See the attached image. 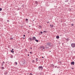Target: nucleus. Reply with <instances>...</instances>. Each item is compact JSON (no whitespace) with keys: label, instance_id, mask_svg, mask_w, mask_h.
Returning a JSON list of instances; mask_svg holds the SVG:
<instances>
[{"label":"nucleus","instance_id":"obj_1","mask_svg":"<svg viewBox=\"0 0 75 75\" xmlns=\"http://www.w3.org/2000/svg\"><path fill=\"white\" fill-rule=\"evenodd\" d=\"M38 69H39V70H42L43 69V67L42 66H39L38 67Z\"/></svg>","mask_w":75,"mask_h":75},{"label":"nucleus","instance_id":"obj_2","mask_svg":"<svg viewBox=\"0 0 75 75\" xmlns=\"http://www.w3.org/2000/svg\"><path fill=\"white\" fill-rule=\"evenodd\" d=\"M71 47L72 48H75V43H72L71 44Z\"/></svg>","mask_w":75,"mask_h":75},{"label":"nucleus","instance_id":"obj_3","mask_svg":"<svg viewBox=\"0 0 75 75\" xmlns=\"http://www.w3.org/2000/svg\"><path fill=\"white\" fill-rule=\"evenodd\" d=\"M45 49V48L44 46L40 47V49H41V50L44 51V50Z\"/></svg>","mask_w":75,"mask_h":75},{"label":"nucleus","instance_id":"obj_4","mask_svg":"<svg viewBox=\"0 0 75 75\" xmlns=\"http://www.w3.org/2000/svg\"><path fill=\"white\" fill-rule=\"evenodd\" d=\"M36 39V38L35 37H33L32 38V41H34Z\"/></svg>","mask_w":75,"mask_h":75},{"label":"nucleus","instance_id":"obj_5","mask_svg":"<svg viewBox=\"0 0 75 75\" xmlns=\"http://www.w3.org/2000/svg\"><path fill=\"white\" fill-rule=\"evenodd\" d=\"M47 45L48 46V47H50V45H51L50 43H47Z\"/></svg>","mask_w":75,"mask_h":75},{"label":"nucleus","instance_id":"obj_6","mask_svg":"<svg viewBox=\"0 0 75 75\" xmlns=\"http://www.w3.org/2000/svg\"><path fill=\"white\" fill-rule=\"evenodd\" d=\"M28 40H29L30 41V42L32 41V39H31V38H29Z\"/></svg>","mask_w":75,"mask_h":75},{"label":"nucleus","instance_id":"obj_7","mask_svg":"<svg viewBox=\"0 0 75 75\" xmlns=\"http://www.w3.org/2000/svg\"><path fill=\"white\" fill-rule=\"evenodd\" d=\"M74 62H73L71 63V65H74Z\"/></svg>","mask_w":75,"mask_h":75},{"label":"nucleus","instance_id":"obj_8","mask_svg":"<svg viewBox=\"0 0 75 75\" xmlns=\"http://www.w3.org/2000/svg\"><path fill=\"white\" fill-rule=\"evenodd\" d=\"M8 74V72H7L6 71L4 73V75H7Z\"/></svg>","mask_w":75,"mask_h":75},{"label":"nucleus","instance_id":"obj_9","mask_svg":"<svg viewBox=\"0 0 75 75\" xmlns=\"http://www.w3.org/2000/svg\"><path fill=\"white\" fill-rule=\"evenodd\" d=\"M56 38L57 39H59V36H56Z\"/></svg>","mask_w":75,"mask_h":75},{"label":"nucleus","instance_id":"obj_10","mask_svg":"<svg viewBox=\"0 0 75 75\" xmlns=\"http://www.w3.org/2000/svg\"><path fill=\"white\" fill-rule=\"evenodd\" d=\"M50 27H51V28H53V27H54V25H50Z\"/></svg>","mask_w":75,"mask_h":75},{"label":"nucleus","instance_id":"obj_11","mask_svg":"<svg viewBox=\"0 0 75 75\" xmlns=\"http://www.w3.org/2000/svg\"><path fill=\"white\" fill-rule=\"evenodd\" d=\"M25 21L26 22H28V19H26Z\"/></svg>","mask_w":75,"mask_h":75},{"label":"nucleus","instance_id":"obj_12","mask_svg":"<svg viewBox=\"0 0 75 75\" xmlns=\"http://www.w3.org/2000/svg\"><path fill=\"white\" fill-rule=\"evenodd\" d=\"M35 4H38V3L37 2V1H36L35 2Z\"/></svg>","mask_w":75,"mask_h":75},{"label":"nucleus","instance_id":"obj_13","mask_svg":"<svg viewBox=\"0 0 75 75\" xmlns=\"http://www.w3.org/2000/svg\"><path fill=\"white\" fill-rule=\"evenodd\" d=\"M35 41H36V42H38V40H37V39H35Z\"/></svg>","mask_w":75,"mask_h":75},{"label":"nucleus","instance_id":"obj_14","mask_svg":"<svg viewBox=\"0 0 75 75\" xmlns=\"http://www.w3.org/2000/svg\"><path fill=\"white\" fill-rule=\"evenodd\" d=\"M5 63V62H3L2 63V66H3V64H4Z\"/></svg>","mask_w":75,"mask_h":75},{"label":"nucleus","instance_id":"obj_15","mask_svg":"<svg viewBox=\"0 0 75 75\" xmlns=\"http://www.w3.org/2000/svg\"><path fill=\"white\" fill-rule=\"evenodd\" d=\"M11 58H13V56L12 55H11Z\"/></svg>","mask_w":75,"mask_h":75},{"label":"nucleus","instance_id":"obj_16","mask_svg":"<svg viewBox=\"0 0 75 75\" xmlns=\"http://www.w3.org/2000/svg\"><path fill=\"white\" fill-rule=\"evenodd\" d=\"M15 64H16V65H17V62H15Z\"/></svg>","mask_w":75,"mask_h":75},{"label":"nucleus","instance_id":"obj_17","mask_svg":"<svg viewBox=\"0 0 75 75\" xmlns=\"http://www.w3.org/2000/svg\"><path fill=\"white\" fill-rule=\"evenodd\" d=\"M68 0H66L65 1V2H68Z\"/></svg>","mask_w":75,"mask_h":75},{"label":"nucleus","instance_id":"obj_18","mask_svg":"<svg viewBox=\"0 0 75 75\" xmlns=\"http://www.w3.org/2000/svg\"><path fill=\"white\" fill-rule=\"evenodd\" d=\"M11 52H12V53H13V52H14V51L11 50Z\"/></svg>","mask_w":75,"mask_h":75},{"label":"nucleus","instance_id":"obj_19","mask_svg":"<svg viewBox=\"0 0 75 75\" xmlns=\"http://www.w3.org/2000/svg\"><path fill=\"white\" fill-rule=\"evenodd\" d=\"M41 27H41V26H39V28H41Z\"/></svg>","mask_w":75,"mask_h":75},{"label":"nucleus","instance_id":"obj_20","mask_svg":"<svg viewBox=\"0 0 75 75\" xmlns=\"http://www.w3.org/2000/svg\"><path fill=\"white\" fill-rule=\"evenodd\" d=\"M2 10V8H0V11H1Z\"/></svg>","mask_w":75,"mask_h":75},{"label":"nucleus","instance_id":"obj_21","mask_svg":"<svg viewBox=\"0 0 75 75\" xmlns=\"http://www.w3.org/2000/svg\"><path fill=\"white\" fill-rule=\"evenodd\" d=\"M13 38H11L10 39L11 40H13Z\"/></svg>","mask_w":75,"mask_h":75},{"label":"nucleus","instance_id":"obj_22","mask_svg":"<svg viewBox=\"0 0 75 75\" xmlns=\"http://www.w3.org/2000/svg\"><path fill=\"white\" fill-rule=\"evenodd\" d=\"M46 48H47V49H48V48H49V47H47V46H46Z\"/></svg>","mask_w":75,"mask_h":75},{"label":"nucleus","instance_id":"obj_23","mask_svg":"<svg viewBox=\"0 0 75 75\" xmlns=\"http://www.w3.org/2000/svg\"><path fill=\"white\" fill-rule=\"evenodd\" d=\"M29 75H33V74H31V73H30L29 74Z\"/></svg>","mask_w":75,"mask_h":75},{"label":"nucleus","instance_id":"obj_24","mask_svg":"<svg viewBox=\"0 0 75 75\" xmlns=\"http://www.w3.org/2000/svg\"><path fill=\"white\" fill-rule=\"evenodd\" d=\"M7 22H9V21H9V20H7Z\"/></svg>","mask_w":75,"mask_h":75},{"label":"nucleus","instance_id":"obj_25","mask_svg":"<svg viewBox=\"0 0 75 75\" xmlns=\"http://www.w3.org/2000/svg\"><path fill=\"white\" fill-rule=\"evenodd\" d=\"M2 69H4V67H2Z\"/></svg>","mask_w":75,"mask_h":75},{"label":"nucleus","instance_id":"obj_26","mask_svg":"<svg viewBox=\"0 0 75 75\" xmlns=\"http://www.w3.org/2000/svg\"><path fill=\"white\" fill-rule=\"evenodd\" d=\"M37 59H38L37 58L36 59V61H37V62L38 61V60H37Z\"/></svg>","mask_w":75,"mask_h":75},{"label":"nucleus","instance_id":"obj_27","mask_svg":"<svg viewBox=\"0 0 75 75\" xmlns=\"http://www.w3.org/2000/svg\"><path fill=\"white\" fill-rule=\"evenodd\" d=\"M32 62H33V63H34V61L33 60V61H32Z\"/></svg>","mask_w":75,"mask_h":75},{"label":"nucleus","instance_id":"obj_28","mask_svg":"<svg viewBox=\"0 0 75 75\" xmlns=\"http://www.w3.org/2000/svg\"><path fill=\"white\" fill-rule=\"evenodd\" d=\"M40 33L42 34V32H40Z\"/></svg>","mask_w":75,"mask_h":75},{"label":"nucleus","instance_id":"obj_29","mask_svg":"<svg viewBox=\"0 0 75 75\" xmlns=\"http://www.w3.org/2000/svg\"><path fill=\"white\" fill-rule=\"evenodd\" d=\"M71 25H72V26H73L74 25V24H71Z\"/></svg>","mask_w":75,"mask_h":75},{"label":"nucleus","instance_id":"obj_30","mask_svg":"<svg viewBox=\"0 0 75 75\" xmlns=\"http://www.w3.org/2000/svg\"><path fill=\"white\" fill-rule=\"evenodd\" d=\"M30 54H32V52H30Z\"/></svg>","mask_w":75,"mask_h":75},{"label":"nucleus","instance_id":"obj_31","mask_svg":"<svg viewBox=\"0 0 75 75\" xmlns=\"http://www.w3.org/2000/svg\"><path fill=\"white\" fill-rule=\"evenodd\" d=\"M45 32H46V31H43V33H45Z\"/></svg>","mask_w":75,"mask_h":75},{"label":"nucleus","instance_id":"obj_32","mask_svg":"<svg viewBox=\"0 0 75 75\" xmlns=\"http://www.w3.org/2000/svg\"><path fill=\"white\" fill-rule=\"evenodd\" d=\"M25 35H24L23 37H25Z\"/></svg>","mask_w":75,"mask_h":75},{"label":"nucleus","instance_id":"obj_33","mask_svg":"<svg viewBox=\"0 0 75 75\" xmlns=\"http://www.w3.org/2000/svg\"><path fill=\"white\" fill-rule=\"evenodd\" d=\"M47 23H49V22H47Z\"/></svg>","mask_w":75,"mask_h":75},{"label":"nucleus","instance_id":"obj_34","mask_svg":"<svg viewBox=\"0 0 75 75\" xmlns=\"http://www.w3.org/2000/svg\"><path fill=\"white\" fill-rule=\"evenodd\" d=\"M13 50H13V49H12V51H13Z\"/></svg>","mask_w":75,"mask_h":75},{"label":"nucleus","instance_id":"obj_35","mask_svg":"<svg viewBox=\"0 0 75 75\" xmlns=\"http://www.w3.org/2000/svg\"><path fill=\"white\" fill-rule=\"evenodd\" d=\"M30 49H32V47H30Z\"/></svg>","mask_w":75,"mask_h":75},{"label":"nucleus","instance_id":"obj_36","mask_svg":"<svg viewBox=\"0 0 75 75\" xmlns=\"http://www.w3.org/2000/svg\"><path fill=\"white\" fill-rule=\"evenodd\" d=\"M42 58H44V57H42Z\"/></svg>","mask_w":75,"mask_h":75},{"label":"nucleus","instance_id":"obj_37","mask_svg":"<svg viewBox=\"0 0 75 75\" xmlns=\"http://www.w3.org/2000/svg\"><path fill=\"white\" fill-rule=\"evenodd\" d=\"M25 38H23V39H25Z\"/></svg>","mask_w":75,"mask_h":75},{"label":"nucleus","instance_id":"obj_38","mask_svg":"<svg viewBox=\"0 0 75 75\" xmlns=\"http://www.w3.org/2000/svg\"><path fill=\"white\" fill-rule=\"evenodd\" d=\"M28 56H29V54H28Z\"/></svg>","mask_w":75,"mask_h":75},{"label":"nucleus","instance_id":"obj_39","mask_svg":"<svg viewBox=\"0 0 75 75\" xmlns=\"http://www.w3.org/2000/svg\"><path fill=\"white\" fill-rule=\"evenodd\" d=\"M72 69H73V68H72Z\"/></svg>","mask_w":75,"mask_h":75}]
</instances>
